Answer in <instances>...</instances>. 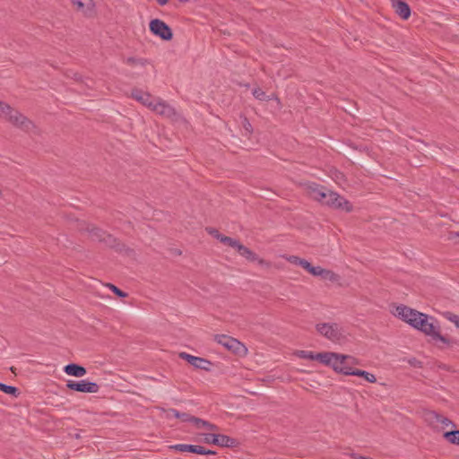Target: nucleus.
<instances>
[{
    "mask_svg": "<svg viewBox=\"0 0 459 459\" xmlns=\"http://www.w3.org/2000/svg\"><path fill=\"white\" fill-rule=\"evenodd\" d=\"M393 314L411 327L431 337L432 340L449 344V341L440 333V326L434 317L405 305L396 306Z\"/></svg>",
    "mask_w": 459,
    "mask_h": 459,
    "instance_id": "obj_1",
    "label": "nucleus"
},
{
    "mask_svg": "<svg viewBox=\"0 0 459 459\" xmlns=\"http://www.w3.org/2000/svg\"><path fill=\"white\" fill-rule=\"evenodd\" d=\"M133 97L134 100L160 116L172 117L176 115L175 109L172 107L166 104L160 99L152 97L149 93L136 91L133 92Z\"/></svg>",
    "mask_w": 459,
    "mask_h": 459,
    "instance_id": "obj_2",
    "label": "nucleus"
},
{
    "mask_svg": "<svg viewBox=\"0 0 459 459\" xmlns=\"http://www.w3.org/2000/svg\"><path fill=\"white\" fill-rule=\"evenodd\" d=\"M318 334L337 344H342L347 340L348 332L345 327L335 322H321L316 325Z\"/></svg>",
    "mask_w": 459,
    "mask_h": 459,
    "instance_id": "obj_3",
    "label": "nucleus"
},
{
    "mask_svg": "<svg viewBox=\"0 0 459 459\" xmlns=\"http://www.w3.org/2000/svg\"><path fill=\"white\" fill-rule=\"evenodd\" d=\"M329 356L325 362L326 366L332 367L336 372L342 373L344 375H353L355 369L353 367L358 363L357 359L352 356L342 355L335 352H328Z\"/></svg>",
    "mask_w": 459,
    "mask_h": 459,
    "instance_id": "obj_4",
    "label": "nucleus"
},
{
    "mask_svg": "<svg viewBox=\"0 0 459 459\" xmlns=\"http://www.w3.org/2000/svg\"><path fill=\"white\" fill-rule=\"evenodd\" d=\"M215 339L219 344L233 353L238 355H244L247 353V348L235 338L227 335H217Z\"/></svg>",
    "mask_w": 459,
    "mask_h": 459,
    "instance_id": "obj_5",
    "label": "nucleus"
},
{
    "mask_svg": "<svg viewBox=\"0 0 459 459\" xmlns=\"http://www.w3.org/2000/svg\"><path fill=\"white\" fill-rule=\"evenodd\" d=\"M150 30L163 40H170L173 37L171 29L161 20L153 19L149 24Z\"/></svg>",
    "mask_w": 459,
    "mask_h": 459,
    "instance_id": "obj_6",
    "label": "nucleus"
},
{
    "mask_svg": "<svg viewBox=\"0 0 459 459\" xmlns=\"http://www.w3.org/2000/svg\"><path fill=\"white\" fill-rule=\"evenodd\" d=\"M323 204L347 212L351 210V205L349 204V202L333 191H326Z\"/></svg>",
    "mask_w": 459,
    "mask_h": 459,
    "instance_id": "obj_7",
    "label": "nucleus"
},
{
    "mask_svg": "<svg viewBox=\"0 0 459 459\" xmlns=\"http://www.w3.org/2000/svg\"><path fill=\"white\" fill-rule=\"evenodd\" d=\"M66 386L74 391L81 393H91L94 394L99 391V385L94 382H90L85 379L80 381L68 380Z\"/></svg>",
    "mask_w": 459,
    "mask_h": 459,
    "instance_id": "obj_8",
    "label": "nucleus"
},
{
    "mask_svg": "<svg viewBox=\"0 0 459 459\" xmlns=\"http://www.w3.org/2000/svg\"><path fill=\"white\" fill-rule=\"evenodd\" d=\"M0 117L10 120L15 125H23L25 117L17 110L12 109L10 106L0 103Z\"/></svg>",
    "mask_w": 459,
    "mask_h": 459,
    "instance_id": "obj_9",
    "label": "nucleus"
},
{
    "mask_svg": "<svg viewBox=\"0 0 459 459\" xmlns=\"http://www.w3.org/2000/svg\"><path fill=\"white\" fill-rule=\"evenodd\" d=\"M180 357L195 368L210 370L212 363L204 358L195 357L186 352L180 353Z\"/></svg>",
    "mask_w": 459,
    "mask_h": 459,
    "instance_id": "obj_10",
    "label": "nucleus"
},
{
    "mask_svg": "<svg viewBox=\"0 0 459 459\" xmlns=\"http://www.w3.org/2000/svg\"><path fill=\"white\" fill-rule=\"evenodd\" d=\"M328 352H320L315 353L309 351H297L295 355L300 359H310V360H318L322 364L325 365V362H328L326 359L330 356L327 355Z\"/></svg>",
    "mask_w": 459,
    "mask_h": 459,
    "instance_id": "obj_11",
    "label": "nucleus"
},
{
    "mask_svg": "<svg viewBox=\"0 0 459 459\" xmlns=\"http://www.w3.org/2000/svg\"><path fill=\"white\" fill-rule=\"evenodd\" d=\"M174 448L179 452H190L197 455H213L214 452L211 450H206L204 446H195V445H187V444H178L174 446Z\"/></svg>",
    "mask_w": 459,
    "mask_h": 459,
    "instance_id": "obj_12",
    "label": "nucleus"
},
{
    "mask_svg": "<svg viewBox=\"0 0 459 459\" xmlns=\"http://www.w3.org/2000/svg\"><path fill=\"white\" fill-rule=\"evenodd\" d=\"M392 6L395 13L403 20H407L411 15L409 5L403 0H391Z\"/></svg>",
    "mask_w": 459,
    "mask_h": 459,
    "instance_id": "obj_13",
    "label": "nucleus"
},
{
    "mask_svg": "<svg viewBox=\"0 0 459 459\" xmlns=\"http://www.w3.org/2000/svg\"><path fill=\"white\" fill-rule=\"evenodd\" d=\"M308 193L313 199L319 201L323 204L326 191L323 187L318 186L316 184H311L308 186Z\"/></svg>",
    "mask_w": 459,
    "mask_h": 459,
    "instance_id": "obj_14",
    "label": "nucleus"
},
{
    "mask_svg": "<svg viewBox=\"0 0 459 459\" xmlns=\"http://www.w3.org/2000/svg\"><path fill=\"white\" fill-rule=\"evenodd\" d=\"M64 371L73 377H82L86 374V369L77 364H68L64 368Z\"/></svg>",
    "mask_w": 459,
    "mask_h": 459,
    "instance_id": "obj_15",
    "label": "nucleus"
},
{
    "mask_svg": "<svg viewBox=\"0 0 459 459\" xmlns=\"http://www.w3.org/2000/svg\"><path fill=\"white\" fill-rule=\"evenodd\" d=\"M212 440L214 445L223 447H232L236 445V440L226 435L216 434L215 438Z\"/></svg>",
    "mask_w": 459,
    "mask_h": 459,
    "instance_id": "obj_16",
    "label": "nucleus"
},
{
    "mask_svg": "<svg viewBox=\"0 0 459 459\" xmlns=\"http://www.w3.org/2000/svg\"><path fill=\"white\" fill-rule=\"evenodd\" d=\"M237 251L238 252V254L241 256L245 257L246 259H247L249 261L261 262L260 259L258 258V256L254 252H252L249 248H247V247H245L241 244L239 246H238Z\"/></svg>",
    "mask_w": 459,
    "mask_h": 459,
    "instance_id": "obj_17",
    "label": "nucleus"
},
{
    "mask_svg": "<svg viewBox=\"0 0 459 459\" xmlns=\"http://www.w3.org/2000/svg\"><path fill=\"white\" fill-rule=\"evenodd\" d=\"M193 423L198 429L204 428V429H207L210 430L217 429V427L215 425H213L206 420H204L202 419H199V418H193Z\"/></svg>",
    "mask_w": 459,
    "mask_h": 459,
    "instance_id": "obj_18",
    "label": "nucleus"
},
{
    "mask_svg": "<svg viewBox=\"0 0 459 459\" xmlns=\"http://www.w3.org/2000/svg\"><path fill=\"white\" fill-rule=\"evenodd\" d=\"M78 11L85 12L92 4V0H71Z\"/></svg>",
    "mask_w": 459,
    "mask_h": 459,
    "instance_id": "obj_19",
    "label": "nucleus"
},
{
    "mask_svg": "<svg viewBox=\"0 0 459 459\" xmlns=\"http://www.w3.org/2000/svg\"><path fill=\"white\" fill-rule=\"evenodd\" d=\"M352 376L362 377L368 383H375L377 381V378L373 374L364 370L355 369Z\"/></svg>",
    "mask_w": 459,
    "mask_h": 459,
    "instance_id": "obj_20",
    "label": "nucleus"
},
{
    "mask_svg": "<svg viewBox=\"0 0 459 459\" xmlns=\"http://www.w3.org/2000/svg\"><path fill=\"white\" fill-rule=\"evenodd\" d=\"M447 441L452 444L459 445V430L448 431L444 434Z\"/></svg>",
    "mask_w": 459,
    "mask_h": 459,
    "instance_id": "obj_21",
    "label": "nucleus"
},
{
    "mask_svg": "<svg viewBox=\"0 0 459 459\" xmlns=\"http://www.w3.org/2000/svg\"><path fill=\"white\" fill-rule=\"evenodd\" d=\"M126 63L132 66H144L148 63V61L144 58L129 57L126 60Z\"/></svg>",
    "mask_w": 459,
    "mask_h": 459,
    "instance_id": "obj_22",
    "label": "nucleus"
},
{
    "mask_svg": "<svg viewBox=\"0 0 459 459\" xmlns=\"http://www.w3.org/2000/svg\"><path fill=\"white\" fill-rule=\"evenodd\" d=\"M220 241L225 245H228L230 247H232L233 248H235L237 250L238 248V246L240 245V243L234 239V238H229V237H220Z\"/></svg>",
    "mask_w": 459,
    "mask_h": 459,
    "instance_id": "obj_23",
    "label": "nucleus"
},
{
    "mask_svg": "<svg viewBox=\"0 0 459 459\" xmlns=\"http://www.w3.org/2000/svg\"><path fill=\"white\" fill-rule=\"evenodd\" d=\"M321 278L323 280L329 281H332V282H334V281H338V275L336 273H334L332 271L325 270V269L324 270V273L321 275Z\"/></svg>",
    "mask_w": 459,
    "mask_h": 459,
    "instance_id": "obj_24",
    "label": "nucleus"
},
{
    "mask_svg": "<svg viewBox=\"0 0 459 459\" xmlns=\"http://www.w3.org/2000/svg\"><path fill=\"white\" fill-rule=\"evenodd\" d=\"M0 391L11 394V395H16L17 394V388L12 385H7L5 384L0 383Z\"/></svg>",
    "mask_w": 459,
    "mask_h": 459,
    "instance_id": "obj_25",
    "label": "nucleus"
},
{
    "mask_svg": "<svg viewBox=\"0 0 459 459\" xmlns=\"http://www.w3.org/2000/svg\"><path fill=\"white\" fill-rule=\"evenodd\" d=\"M324 270L322 267L320 266H313L312 264L309 266V268L307 269V272L314 275V276H319L321 277V275L323 274L324 273Z\"/></svg>",
    "mask_w": 459,
    "mask_h": 459,
    "instance_id": "obj_26",
    "label": "nucleus"
},
{
    "mask_svg": "<svg viewBox=\"0 0 459 459\" xmlns=\"http://www.w3.org/2000/svg\"><path fill=\"white\" fill-rule=\"evenodd\" d=\"M433 417L436 419V421L437 423H440L444 426H448V425L452 424V421L450 420H448L447 418L443 417L441 415H438L437 413H433Z\"/></svg>",
    "mask_w": 459,
    "mask_h": 459,
    "instance_id": "obj_27",
    "label": "nucleus"
},
{
    "mask_svg": "<svg viewBox=\"0 0 459 459\" xmlns=\"http://www.w3.org/2000/svg\"><path fill=\"white\" fill-rule=\"evenodd\" d=\"M445 316L447 320L454 323L457 328H459V316L447 312L445 314Z\"/></svg>",
    "mask_w": 459,
    "mask_h": 459,
    "instance_id": "obj_28",
    "label": "nucleus"
},
{
    "mask_svg": "<svg viewBox=\"0 0 459 459\" xmlns=\"http://www.w3.org/2000/svg\"><path fill=\"white\" fill-rule=\"evenodd\" d=\"M109 287L110 290H112V291L114 293H116L117 296L119 297H126V293H125L124 291H122L121 290H119L117 287H116L115 285H112V284H108V285Z\"/></svg>",
    "mask_w": 459,
    "mask_h": 459,
    "instance_id": "obj_29",
    "label": "nucleus"
},
{
    "mask_svg": "<svg viewBox=\"0 0 459 459\" xmlns=\"http://www.w3.org/2000/svg\"><path fill=\"white\" fill-rule=\"evenodd\" d=\"M215 436H216V434H205L204 436V440L208 444L214 445V441L212 439L215 438Z\"/></svg>",
    "mask_w": 459,
    "mask_h": 459,
    "instance_id": "obj_30",
    "label": "nucleus"
},
{
    "mask_svg": "<svg viewBox=\"0 0 459 459\" xmlns=\"http://www.w3.org/2000/svg\"><path fill=\"white\" fill-rule=\"evenodd\" d=\"M253 94L257 100H264L265 96L264 92L261 90H255Z\"/></svg>",
    "mask_w": 459,
    "mask_h": 459,
    "instance_id": "obj_31",
    "label": "nucleus"
},
{
    "mask_svg": "<svg viewBox=\"0 0 459 459\" xmlns=\"http://www.w3.org/2000/svg\"><path fill=\"white\" fill-rule=\"evenodd\" d=\"M168 416L179 419L181 417V413L175 409H171L168 411Z\"/></svg>",
    "mask_w": 459,
    "mask_h": 459,
    "instance_id": "obj_32",
    "label": "nucleus"
},
{
    "mask_svg": "<svg viewBox=\"0 0 459 459\" xmlns=\"http://www.w3.org/2000/svg\"><path fill=\"white\" fill-rule=\"evenodd\" d=\"M299 265L301 266L302 268H304L306 271H307V269L309 268L311 264L309 262H307V260L301 258V260L299 261Z\"/></svg>",
    "mask_w": 459,
    "mask_h": 459,
    "instance_id": "obj_33",
    "label": "nucleus"
},
{
    "mask_svg": "<svg viewBox=\"0 0 459 459\" xmlns=\"http://www.w3.org/2000/svg\"><path fill=\"white\" fill-rule=\"evenodd\" d=\"M287 260H288L289 262H290L291 264H294L299 265V261H300V260H301V258H299V257H298V256H296V255H290V256H289V257L287 258Z\"/></svg>",
    "mask_w": 459,
    "mask_h": 459,
    "instance_id": "obj_34",
    "label": "nucleus"
},
{
    "mask_svg": "<svg viewBox=\"0 0 459 459\" xmlns=\"http://www.w3.org/2000/svg\"><path fill=\"white\" fill-rule=\"evenodd\" d=\"M208 232L212 235L214 238L220 240V237H223L221 234L219 233V231L215 229H210L208 230Z\"/></svg>",
    "mask_w": 459,
    "mask_h": 459,
    "instance_id": "obj_35",
    "label": "nucleus"
},
{
    "mask_svg": "<svg viewBox=\"0 0 459 459\" xmlns=\"http://www.w3.org/2000/svg\"><path fill=\"white\" fill-rule=\"evenodd\" d=\"M193 418L194 417L190 416L187 413H181V417L179 419H181L182 421H191V422H193Z\"/></svg>",
    "mask_w": 459,
    "mask_h": 459,
    "instance_id": "obj_36",
    "label": "nucleus"
},
{
    "mask_svg": "<svg viewBox=\"0 0 459 459\" xmlns=\"http://www.w3.org/2000/svg\"><path fill=\"white\" fill-rule=\"evenodd\" d=\"M244 128H245V130H246L247 133H250V132L252 131V126H251V124H250L248 121H247V120H245V122H244Z\"/></svg>",
    "mask_w": 459,
    "mask_h": 459,
    "instance_id": "obj_37",
    "label": "nucleus"
},
{
    "mask_svg": "<svg viewBox=\"0 0 459 459\" xmlns=\"http://www.w3.org/2000/svg\"><path fill=\"white\" fill-rule=\"evenodd\" d=\"M157 2L160 5L162 6L168 4V0H157Z\"/></svg>",
    "mask_w": 459,
    "mask_h": 459,
    "instance_id": "obj_38",
    "label": "nucleus"
}]
</instances>
